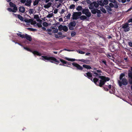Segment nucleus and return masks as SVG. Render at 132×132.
Returning <instances> with one entry per match:
<instances>
[{
  "label": "nucleus",
  "instance_id": "obj_1",
  "mask_svg": "<svg viewBox=\"0 0 132 132\" xmlns=\"http://www.w3.org/2000/svg\"><path fill=\"white\" fill-rule=\"evenodd\" d=\"M41 59L44 61H49L52 63H55L58 64L60 61L57 60L55 57L53 56H42Z\"/></svg>",
  "mask_w": 132,
  "mask_h": 132
},
{
  "label": "nucleus",
  "instance_id": "obj_2",
  "mask_svg": "<svg viewBox=\"0 0 132 132\" xmlns=\"http://www.w3.org/2000/svg\"><path fill=\"white\" fill-rule=\"evenodd\" d=\"M101 79L100 80L99 86L100 87H102L103 85H104L105 83L107 81L110 80V79L107 77L105 76H101L98 77Z\"/></svg>",
  "mask_w": 132,
  "mask_h": 132
},
{
  "label": "nucleus",
  "instance_id": "obj_3",
  "mask_svg": "<svg viewBox=\"0 0 132 132\" xmlns=\"http://www.w3.org/2000/svg\"><path fill=\"white\" fill-rule=\"evenodd\" d=\"M119 86L121 87L122 85L126 86L128 84V82L127 79L124 77L123 79L118 80V81Z\"/></svg>",
  "mask_w": 132,
  "mask_h": 132
},
{
  "label": "nucleus",
  "instance_id": "obj_4",
  "mask_svg": "<svg viewBox=\"0 0 132 132\" xmlns=\"http://www.w3.org/2000/svg\"><path fill=\"white\" fill-rule=\"evenodd\" d=\"M129 24L128 23H126L122 24V28L123 29V31L127 32L130 30V27L129 26Z\"/></svg>",
  "mask_w": 132,
  "mask_h": 132
},
{
  "label": "nucleus",
  "instance_id": "obj_5",
  "mask_svg": "<svg viewBox=\"0 0 132 132\" xmlns=\"http://www.w3.org/2000/svg\"><path fill=\"white\" fill-rule=\"evenodd\" d=\"M81 14V13L80 12H74L72 15V19L77 20L79 18L78 16H80Z\"/></svg>",
  "mask_w": 132,
  "mask_h": 132
},
{
  "label": "nucleus",
  "instance_id": "obj_6",
  "mask_svg": "<svg viewBox=\"0 0 132 132\" xmlns=\"http://www.w3.org/2000/svg\"><path fill=\"white\" fill-rule=\"evenodd\" d=\"M76 25V23L74 21L71 22L68 25V27H69V29L70 30H73L74 28L73 27H75Z\"/></svg>",
  "mask_w": 132,
  "mask_h": 132
},
{
  "label": "nucleus",
  "instance_id": "obj_7",
  "mask_svg": "<svg viewBox=\"0 0 132 132\" xmlns=\"http://www.w3.org/2000/svg\"><path fill=\"white\" fill-rule=\"evenodd\" d=\"M94 74V76L95 77H99L101 76V73L102 72V71L101 70H97L95 71H92Z\"/></svg>",
  "mask_w": 132,
  "mask_h": 132
},
{
  "label": "nucleus",
  "instance_id": "obj_8",
  "mask_svg": "<svg viewBox=\"0 0 132 132\" xmlns=\"http://www.w3.org/2000/svg\"><path fill=\"white\" fill-rule=\"evenodd\" d=\"M72 65L76 67L77 70H82L83 69V68L82 66L75 62L73 63H72Z\"/></svg>",
  "mask_w": 132,
  "mask_h": 132
},
{
  "label": "nucleus",
  "instance_id": "obj_9",
  "mask_svg": "<svg viewBox=\"0 0 132 132\" xmlns=\"http://www.w3.org/2000/svg\"><path fill=\"white\" fill-rule=\"evenodd\" d=\"M84 76L90 79L91 80H92V73L89 72H88L84 75Z\"/></svg>",
  "mask_w": 132,
  "mask_h": 132
},
{
  "label": "nucleus",
  "instance_id": "obj_10",
  "mask_svg": "<svg viewBox=\"0 0 132 132\" xmlns=\"http://www.w3.org/2000/svg\"><path fill=\"white\" fill-rule=\"evenodd\" d=\"M99 79L98 78H97L96 77L94 78L93 79H92V80H91L92 82H94L96 85L97 86H99V84L97 83V82L98 81Z\"/></svg>",
  "mask_w": 132,
  "mask_h": 132
},
{
  "label": "nucleus",
  "instance_id": "obj_11",
  "mask_svg": "<svg viewBox=\"0 0 132 132\" xmlns=\"http://www.w3.org/2000/svg\"><path fill=\"white\" fill-rule=\"evenodd\" d=\"M7 10L10 12H13L15 13L16 12V11L18 10V9L16 7H14V8H13V10H12L10 8H8L7 9Z\"/></svg>",
  "mask_w": 132,
  "mask_h": 132
},
{
  "label": "nucleus",
  "instance_id": "obj_12",
  "mask_svg": "<svg viewBox=\"0 0 132 132\" xmlns=\"http://www.w3.org/2000/svg\"><path fill=\"white\" fill-rule=\"evenodd\" d=\"M27 40H29V41H31L32 40V38L31 36L27 34H25V37Z\"/></svg>",
  "mask_w": 132,
  "mask_h": 132
},
{
  "label": "nucleus",
  "instance_id": "obj_13",
  "mask_svg": "<svg viewBox=\"0 0 132 132\" xmlns=\"http://www.w3.org/2000/svg\"><path fill=\"white\" fill-rule=\"evenodd\" d=\"M26 3L25 4V5L27 6H30L31 5V3L32 2L31 0H27L26 1Z\"/></svg>",
  "mask_w": 132,
  "mask_h": 132
},
{
  "label": "nucleus",
  "instance_id": "obj_14",
  "mask_svg": "<svg viewBox=\"0 0 132 132\" xmlns=\"http://www.w3.org/2000/svg\"><path fill=\"white\" fill-rule=\"evenodd\" d=\"M128 78L132 76V67H131L130 69L128 70Z\"/></svg>",
  "mask_w": 132,
  "mask_h": 132
},
{
  "label": "nucleus",
  "instance_id": "obj_15",
  "mask_svg": "<svg viewBox=\"0 0 132 132\" xmlns=\"http://www.w3.org/2000/svg\"><path fill=\"white\" fill-rule=\"evenodd\" d=\"M19 10L20 12L23 13L25 11V9L24 7L21 6L19 7Z\"/></svg>",
  "mask_w": 132,
  "mask_h": 132
},
{
  "label": "nucleus",
  "instance_id": "obj_16",
  "mask_svg": "<svg viewBox=\"0 0 132 132\" xmlns=\"http://www.w3.org/2000/svg\"><path fill=\"white\" fill-rule=\"evenodd\" d=\"M32 53L34 55H36L38 56H41V53H39L38 51H34L32 52Z\"/></svg>",
  "mask_w": 132,
  "mask_h": 132
},
{
  "label": "nucleus",
  "instance_id": "obj_17",
  "mask_svg": "<svg viewBox=\"0 0 132 132\" xmlns=\"http://www.w3.org/2000/svg\"><path fill=\"white\" fill-rule=\"evenodd\" d=\"M52 4V3L51 2H49L46 5H45L44 6V7L45 8H48L51 7Z\"/></svg>",
  "mask_w": 132,
  "mask_h": 132
},
{
  "label": "nucleus",
  "instance_id": "obj_18",
  "mask_svg": "<svg viewBox=\"0 0 132 132\" xmlns=\"http://www.w3.org/2000/svg\"><path fill=\"white\" fill-rule=\"evenodd\" d=\"M9 4L10 6L11 7H13V8L14 7H16L17 9V7L16 6L15 4L12 3V2H10Z\"/></svg>",
  "mask_w": 132,
  "mask_h": 132
},
{
  "label": "nucleus",
  "instance_id": "obj_19",
  "mask_svg": "<svg viewBox=\"0 0 132 132\" xmlns=\"http://www.w3.org/2000/svg\"><path fill=\"white\" fill-rule=\"evenodd\" d=\"M125 73H121L120 75V77H119V78L120 80L123 79V78L125 77Z\"/></svg>",
  "mask_w": 132,
  "mask_h": 132
},
{
  "label": "nucleus",
  "instance_id": "obj_20",
  "mask_svg": "<svg viewBox=\"0 0 132 132\" xmlns=\"http://www.w3.org/2000/svg\"><path fill=\"white\" fill-rule=\"evenodd\" d=\"M93 6L95 7V8H97L99 6V5L98 3H97L96 2L94 1L93 2Z\"/></svg>",
  "mask_w": 132,
  "mask_h": 132
},
{
  "label": "nucleus",
  "instance_id": "obj_21",
  "mask_svg": "<svg viewBox=\"0 0 132 132\" xmlns=\"http://www.w3.org/2000/svg\"><path fill=\"white\" fill-rule=\"evenodd\" d=\"M97 16L98 17H100L101 16V12L100 10H97Z\"/></svg>",
  "mask_w": 132,
  "mask_h": 132
},
{
  "label": "nucleus",
  "instance_id": "obj_22",
  "mask_svg": "<svg viewBox=\"0 0 132 132\" xmlns=\"http://www.w3.org/2000/svg\"><path fill=\"white\" fill-rule=\"evenodd\" d=\"M83 67L86 68L87 69H92L91 67L89 65H83Z\"/></svg>",
  "mask_w": 132,
  "mask_h": 132
},
{
  "label": "nucleus",
  "instance_id": "obj_23",
  "mask_svg": "<svg viewBox=\"0 0 132 132\" xmlns=\"http://www.w3.org/2000/svg\"><path fill=\"white\" fill-rule=\"evenodd\" d=\"M60 61L62 63V64H67V61H65V60H64L62 59H60ZM63 65L64 66H65V65Z\"/></svg>",
  "mask_w": 132,
  "mask_h": 132
},
{
  "label": "nucleus",
  "instance_id": "obj_24",
  "mask_svg": "<svg viewBox=\"0 0 132 132\" xmlns=\"http://www.w3.org/2000/svg\"><path fill=\"white\" fill-rule=\"evenodd\" d=\"M94 6L93 2L90 3L89 6V8L90 10L93 9H94Z\"/></svg>",
  "mask_w": 132,
  "mask_h": 132
},
{
  "label": "nucleus",
  "instance_id": "obj_25",
  "mask_svg": "<svg viewBox=\"0 0 132 132\" xmlns=\"http://www.w3.org/2000/svg\"><path fill=\"white\" fill-rule=\"evenodd\" d=\"M88 11H89V10L88 9H84L82 10V12L83 14H85Z\"/></svg>",
  "mask_w": 132,
  "mask_h": 132
},
{
  "label": "nucleus",
  "instance_id": "obj_26",
  "mask_svg": "<svg viewBox=\"0 0 132 132\" xmlns=\"http://www.w3.org/2000/svg\"><path fill=\"white\" fill-rule=\"evenodd\" d=\"M17 34L18 36H19L20 37L22 38H24L25 37V35L21 34L19 33H17Z\"/></svg>",
  "mask_w": 132,
  "mask_h": 132
},
{
  "label": "nucleus",
  "instance_id": "obj_27",
  "mask_svg": "<svg viewBox=\"0 0 132 132\" xmlns=\"http://www.w3.org/2000/svg\"><path fill=\"white\" fill-rule=\"evenodd\" d=\"M97 2L98 5L99 4L101 6L103 5V0H101V1L98 0Z\"/></svg>",
  "mask_w": 132,
  "mask_h": 132
},
{
  "label": "nucleus",
  "instance_id": "obj_28",
  "mask_svg": "<svg viewBox=\"0 0 132 132\" xmlns=\"http://www.w3.org/2000/svg\"><path fill=\"white\" fill-rule=\"evenodd\" d=\"M76 9L78 11H81L82 9V8L81 6H78L76 8Z\"/></svg>",
  "mask_w": 132,
  "mask_h": 132
},
{
  "label": "nucleus",
  "instance_id": "obj_29",
  "mask_svg": "<svg viewBox=\"0 0 132 132\" xmlns=\"http://www.w3.org/2000/svg\"><path fill=\"white\" fill-rule=\"evenodd\" d=\"M27 29L29 30L34 31H36L37 30L36 29H34L31 28H27Z\"/></svg>",
  "mask_w": 132,
  "mask_h": 132
},
{
  "label": "nucleus",
  "instance_id": "obj_30",
  "mask_svg": "<svg viewBox=\"0 0 132 132\" xmlns=\"http://www.w3.org/2000/svg\"><path fill=\"white\" fill-rule=\"evenodd\" d=\"M97 10H98V9H93L92 10H91V12L93 14H95L97 12Z\"/></svg>",
  "mask_w": 132,
  "mask_h": 132
},
{
  "label": "nucleus",
  "instance_id": "obj_31",
  "mask_svg": "<svg viewBox=\"0 0 132 132\" xmlns=\"http://www.w3.org/2000/svg\"><path fill=\"white\" fill-rule=\"evenodd\" d=\"M18 18L21 21H23V18L19 14L18 15H17Z\"/></svg>",
  "mask_w": 132,
  "mask_h": 132
},
{
  "label": "nucleus",
  "instance_id": "obj_32",
  "mask_svg": "<svg viewBox=\"0 0 132 132\" xmlns=\"http://www.w3.org/2000/svg\"><path fill=\"white\" fill-rule=\"evenodd\" d=\"M105 7L106 9L108 11H112L111 7L108 5L106 6Z\"/></svg>",
  "mask_w": 132,
  "mask_h": 132
},
{
  "label": "nucleus",
  "instance_id": "obj_33",
  "mask_svg": "<svg viewBox=\"0 0 132 132\" xmlns=\"http://www.w3.org/2000/svg\"><path fill=\"white\" fill-rule=\"evenodd\" d=\"M63 30L65 32H67L68 30V27L65 26H63Z\"/></svg>",
  "mask_w": 132,
  "mask_h": 132
},
{
  "label": "nucleus",
  "instance_id": "obj_34",
  "mask_svg": "<svg viewBox=\"0 0 132 132\" xmlns=\"http://www.w3.org/2000/svg\"><path fill=\"white\" fill-rule=\"evenodd\" d=\"M24 21L25 22L30 23L32 22V20L31 19H29V20L27 19H25L24 20Z\"/></svg>",
  "mask_w": 132,
  "mask_h": 132
},
{
  "label": "nucleus",
  "instance_id": "obj_35",
  "mask_svg": "<svg viewBox=\"0 0 132 132\" xmlns=\"http://www.w3.org/2000/svg\"><path fill=\"white\" fill-rule=\"evenodd\" d=\"M63 26L62 25H60L58 27L59 30L60 31H61L62 30H63Z\"/></svg>",
  "mask_w": 132,
  "mask_h": 132
},
{
  "label": "nucleus",
  "instance_id": "obj_36",
  "mask_svg": "<svg viewBox=\"0 0 132 132\" xmlns=\"http://www.w3.org/2000/svg\"><path fill=\"white\" fill-rule=\"evenodd\" d=\"M87 18L84 15L81 16L80 17V19L81 20H85Z\"/></svg>",
  "mask_w": 132,
  "mask_h": 132
},
{
  "label": "nucleus",
  "instance_id": "obj_37",
  "mask_svg": "<svg viewBox=\"0 0 132 132\" xmlns=\"http://www.w3.org/2000/svg\"><path fill=\"white\" fill-rule=\"evenodd\" d=\"M85 14L88 17H89L91 15V13L89 11L87 12Z\"/></svg>",
  "mask_w": 132,
  "mask_h": 132
},
{
  "label": "nucleus",
  "instance_id": "obj_38",
  "mask_svg": "<svg viewBox=\"0 0 132 132\" xmlns=\"http://www.w3.org/2000/svg\"><path fill=\"white\" fill-rule=\"evenodd\" d=\"M75 7V5L74 4H72L69 7V9H74Z\"/></svg>",
  "mask_w": 132,
  "mask_h": 132
},
{
  "label": "nucleus",
  "instance_id": "obj_39",
  "mask_svg": "<svg viewBox=\"0 0 132 132\" xmlns=\"http://www.w3.org/2000/svg\"><path fill=\"white\" fill-rule=\"evenodd\" d=\"M80 61L85 63H87V62H89V60H86L83 59L80 60Z\"/></svg>",
  "mask_w": 132,
  "mask_h": 132
},
{
  "label": "nucleus",
  "instance_id": "obj_40",
  "mask_svg": "<svg viewBox=\"0 0 132 132\" xmlns=\"http://www.w3.org/2000/svg\"><path fill=\"white\" fill-rule=\"evenodd\" d=\"M101 11L104 13H106V11L105 9L103 7H102L101 9Z\"/></svg>",
  "mask_w": 132,
  "mask_h": 132
},
{
  "label": "nucleus",
  "instance_id": "obj_41",
  "mask_svg": "<svg viewBox=\"0 0 132 132\" xmlns=\"http://www.w3.org/2000/svg\"><path fill=\"white\" fill-rule=\"evenodd\" d=\"M39 2L38 1H37L36 0H35L34 2L33 3V5L34 6H35L37 4H38L39 3Z\"/></svg>",
  "mask_w": 132,
  "mask_h": 132
},
{
  "label": "nucleus",
  "instance_id": "obj_42",
  "mask_svg": "<svg viewBox=\"0 0 132 132\" xmlns=\"http://www.w3.org/2000/svg\"><path fill=\"white\" fill-rule=\"evenodd\" d=\"M43 25L44 27H47L48 26V23L46 22H44L43 23Z\"/></svg>",
  "mask_w": 132,
  "mask_h": 132
},
{
  "label": "nucleus",
  "instance_id": "obj_43",
  "mask_svg": "<svg viewBox=\"0 0 132 132\" xmlns=\"http://www.w3.org/2000/svg\"><path fill=\"white\" fill-rule=\"evenodd\" d=\"M130 79L129 80V82L130 84H132V76L128 78Z\"/></svg>",
  "mask_w": 132,
  "mask_h": 132
},
{
  "label": "nucleus",
  "instance_id": "obj_44",
  "mask_svg": "<svg viewBox=\"0 0 132 132\" xmlns=\"http://www.w3.org/2000/svg\"><path fill=\"white\" fill-rule=\"evenodd\" d=\"M53 13H51L50 14H49L47 16V18H50L51 17H52L53 16Z\"/></svg>",
  "mask_w": 132,
  "mask_h": 132
},
{
  "label": "nucleus",
  "instance_id": "obj_45",
  "mask_svg": "<svg viewBox=\"0 0 132 132\" xmlns=\"http://www.w3.org/2000/svg\"><path fill=\"white\" fill-rule=\"evenodd\" d=\"M24 48L26 50H27L28 51L31 52V51L30 50V48H28V47H24Z\"/></svg>",
  "mask_w": 132,
  "mask_h": 132
},
{
  "label": "nucleus",
  "instance_id": "obj_46",
  "mask_svg": "<svg viewBox=\"0 0 132 132\" xmlns=\"http://www.w3.org/2000/svg\"><path fill=\"white\" fill-rule=\"evenodd\" d=\"M71 15V14L70 13H68L67 16H66V18L68 19H70Z\"/></svg>",
  "mask_w": 132,
  "mask_h": 132
},
{
  "label": "nucleus",
  "instance_id": "obj_47",
  "mask_svg": "<svg viewBox=\"0 0 132 132\" xmlns=\"http://www.w3.org/2000/svg\"><path fill=\"white\" fill-rule=\"evenodd\" d=\"M103 3L105 5H107L108 3V0H104Z\"/></svg>",
  "mask_w": 132,
  "mask_h": 132
},
{
  "label": "nucleus",
  "instance_id": "obj_48",
  "mask_svg": "<svg viewBox=\"0 0 132 132\" xmlns=\"http://www.w3.org/2000/svg\"><path fill=\"white\" fill-rule=\"evenodd\" d=\"M76 34V33L75 32H71V35L73 37L75 36Z\"/></svg>",
  "mask_w": 132,
  "mask_h": 132
},
{
  "label": "nucleus",
  "instance_id": "obj_49",
  "mask_svg": "<svg viewBox=\"0 0 132 132\" xmlns=\"http://www.w3.org/2000/svg\"><path fill=\"white\" fill-rule=\"evenodd\" d=\"M79 53L81 54H84L85 53V52L81 51H77Z\"/></svg>",
  "mask_w": 132,
  "mask_h": 132
},
{
  "label": "nucleus",
  "instance_id": "obj_50",
  "mask_svg": "<svg viewBox=\"0 0 132 132\" xmlns=\"http://www.w3.org/2000/svg\"><path fill=\"white\" fill-rule=\"evenodd\" d=\"M37 24L38 27L39 28L41 27H42V25H41L40 23H37Z\"/></svg>",
  "mask_w": 132,
  "mask_h": 132
},
{
  "label": "nucleus",
  "instance_id": "obj_51",
  "mask_svg": "<svg viewBox=\"0 0 132 132\" xmlns=\"http://www.w3.org/2000/svg\"><path fill=\"white\" fill-rule=\"evenodd\" d=\"M34 18L36 19L37 20L39 18V16L38 15H35L34 17Z\"/></svg>",
  "mask_w": 132,
  "mask_h": 132
},
{
  "label": "nucleus",
  "instance_id": "obj_52",
  "mask_svg": "<svg viewBox=\"0 0 132 132\" xmlns=\"http://www.w3.org/2000/svg\"><path fill=\"white\" fill-rule=\"evenodd\" d=\"M110 47H111L110 48H112L113 50H116L114 45H112L111 46H110Z\"/></svg>",
  "mask_w": 132,
  "mask_h": 132
},
{
  "label": "nucleus",
  "instance_id": "obj_53",
  "mask_svg": "<svg viewBox=\"0 0 132 132\" xmlns=\"http://www.w3.org/2000/svg\"><path fill=\"white\" fill-rule=\"evenodd\" d=\"M109 5L110 6V7H114V5L112 3H110L109 4Z\"/></svg>",
  "mask_w": 132,
  "mask_h": 132
},
{
  "label": "nucleus",
  "instance_id": "obj_54",
  "mask_svg": "<svg viewBox=\"0 0 132 132\" xmlns=\"http://www.w3.org/2000/svg\"><path fill=\"white\" fill-rule=\"evenodd\" d=\"M114 6L116 8H117L118 7V6L117 4H115Z\"/></svg>",
  "mask_w": 132,
  "mask_h": 132
},
{
  "label": "nucleus",
  "instance_id": "obj_55",
  "mask_svg": "<svg viewBox=\"0 0 132 132\" xmlns=\"http://www.w3.org/2000/svg\"><path fill=\"white\" fill-rule=\"evenodd\" d=\"M103 88L105 90L108 91V89L107 87H104Z\"/></svg>",
  "mask_w": 132,
  "mask_h": 132
},
{
  "label": "nucleus",
  "instance_id": "obj_56",
  "mask_svg": "<svg viewBox=\"0 0 132 132\" xmlns=\"http://www.w3.org/2000/svg\"><path fill=\"white\" fill-rule=\"evenodd\" d=\"M62 50L66 51H69V52L73 51H72L70 50L67 49L66 48H64V49L63 50Z\"/></svg>",
  "mask_w": 132,
  "mask_h": 132
},
{
  "label": "nucleus",
  "instance_id": "obj_57",
  "mask_svg": "<svg viewBox=\"0 0 132 132\" xmlns=\"http://www.w3.org/2000/svg\"><path fill=\"white\" fill-rule=\"evenodd\" d=\"M58 12L57 10L56 9H55L54 10V13L55 14H56Z\"/></svg>",
  "mask_w": 132,
  "mask_h": 132
},
{
  "label": "nucleus",
  "instance_id": "obj_58",
  "mask_svg": "<svg viewBox=\"0 0 132 132\" xmlns=\"http://www.w3.org/2000/svg\"><path fill=\"white\" fill-rule=\"evenodd\" d=\"M58 31V30L57 29L54 30V33H57Z\"/></svg>",
  "mask_w": 132,
  "mask_h": 132
},
{
  "label": "nucleus",
  "instance_id": "obj_59",
  "mask_svg": "<svg viewBox=\"0 0 132 132\" xmlns=\"http://www.w3.org/2000/svg\"><path fill=\"white\" fill-rule=\"evenodd\" d=\"M102 62L105 65H106V61L105 60H103L102 61Z\"/></svg>",
  "mask_w": 132,
  "mask_h": 132
},
{
  "label": "nucleus",
  "instance_id": "obj_60",
  "mask_svg": "<svg viewBox=\"0 0 132 132\" xmlns=\"http://www.w3.org/2000/svg\"><path fill=\"white\" fill-rule=\"evenodd\" d=\"M86 2L88 4H90L91 3V1L90 0H86Z\"/></svg>",
  "mask_w": 132,
  "mask_h": 132
},
{
  "label": "nucleus",
  "instance_id": "obj_61",
  "mask_svg": "<svg viewBox=\"0 0 132 132\" xmlns=\"http://www.w3.org/2000/svg\"><path fill=\"white\" fill-rule=\"evenodd\" d=\"M36 20L37 21L39 22H41L42 21V20L41 19H39V18H38V19L37 20Z\"/></svg>",
  "mask_w": 132,
  "mask_h": 132
},
{
  "label": "nucleus",
  "instance_id": "obj_62",
  "mask_svg": "<svg viewBox=\"0 0 132 132\" xmlns=\"http://www.w3.org/2000/svg\"><path fill=\"white\" fill-rule=\"evenodd\" d=\"M26 0H21V2L23 3H24L26 2Z\"/></svg>",
  "mask_w": 132,
  "mask_h": 132
},
{
  "label": "nucleus",
  "instance_id": "obj_63",
  "mask_svg": "<svg viewBox=\"0 0 132 132\" xmlns=\"http://www.w3.org/2000/svg\"><path fill=\"white\" fill-rule=\"evenodd\" d=\"M129 44L130 46L132 47V42H129Z\"/></svg>",
  "mask_w": 132,
  "mask_h": 132
},
{
  "label": "nucleus",
  "instance_id": "obj_64",
  "mask_svg": "<svg viewBox=\"0 0 132 132\" xmlns=\"http://www.w3.org/2000/svg\"><path fill=\"white\" fill-rule=\"evenodd\" d=\"M124 59L125 61V62H128V58H125Z\"/></svg>",
  "mask_w": 132,
  "mask_h": 132
}]
</instances>
